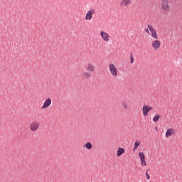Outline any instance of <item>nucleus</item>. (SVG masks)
Returning a JSON list of instances; mask_svg holds the SVG:
<instances>
[{
	"label": "nucleus",
	"mask_w": 182,
	"mask_h": 182,
	"mask_svg": "<svg viewBox=\"0 0 182 182\" xmlns=\"http://www.w3.org/2000/svg\"><path fill=\"white\" fill-rule=\"evenodd\" d=\"M147 26L151 32V36L152 39H154V41L152 42V48L154 50H159V49H160L161 43L159 41V35L157 34V31H156L155 28H153V26L150 24H148Z\"/></svg>",
	"instance_id": "nucleus-1"
},
{
	"label": "nucleus",
	"mask_w": 182,
	"mask_h": 182,
	"mask_svg": "<svg viewBox=\"0 0 182 182\" xmlns=\"http://www.w3.org/2000/svg\"><path fill=\"white\" fill-rule=\"evenodd\" d=\"M161 6L164 12H170V3H168V0H161Z\"/></svg>",
	"instance_id": "nucleus-2"
},
{
	"label": "nucleus",
	"mask_w": 182,
	"mask_h": 182,
	"mask_svg": "<svg viewBox=\"0 0 182 182\" xmlns=\"http://www.w3.org/2000/svg\"><path fill=\"white\" fill-rule=\"evenodd\" d=\"M109 70L112 77H117L119 74L117 73V68H116V65H114V64L110 63L109 65Z\"/></svg>",
	"instance_id": "nucleus-3"
},
{
	"label": "nucleus",
	"mask_w": 182,
	"mask_h": 182,
	"mask_svg": "<svg viewBox=\"0 0 182 182\" xmlns=\"http://www.w3.org/2000/svg\"><path fill=\"white\" fill-rule=\"evenodd\" d=\"M39 127H41V123L38 122H33L29 125V129L31 132H38V130L39 129Z\"/></svg>",
	"instance_id": "nucleus-4"
},
{
	"label": "nucleus",
	"mask_w": 182,
	"mask_h": 182,
	"mask_svg": "<svg viewBox=\"0 0 182 182\" xmlns=\"http://www.w3.org/2000/svg\"><path fill=\"white\" fill-rule=\"evenodd\" d=\"M100 35L102 39V41H104V42H110V35H109V33H107L105 31H102L100 33Z\"/></svg>",
	"instance_id": "nucleus-5"
},
{
	"label": "nucleus",
	"mask_w": 182,
	"mask_h": 182,
	"mask_svg": "<svg viewBox=\"0 0 182 182\" xmlns=\"http://www.w3.org/2000/svg\"><path fill=\"white\" fill-rule=\"evenodd\" d=\"M95 9H90L85 16L86 21H92V18H93V15H95Z\"/></svg>",
	"instance_id": "nucleus-6"
},
{
	"label": "nucleus",
	"mask_w": 182,
	"mask_h": 182,
	"mask_svg": "<svg viewBox=\"0 0 182 182\" xmlns=\"http://www.w3.org/2000/svg\"><path fill=\"white\" fill-rule=\"evenodd\" d=\"M153 108L151 106L149 105H144L143 108H142V113L144 114V116H149V112H151V110H152Z\"/></svg>",
	"instance_id": "nucleus-7"
},
{
	"label": "nucleus",
	"mask_w": 182,
	"mask_h": 182,
	"mask_svg": "<svg viewBox=\"0 0 182 182\" xmlns=\"http://www.w3.org/2000/svg\"><path fill=\"white\" fill-rule=\"evenodd\" d=\"M173 134H176V129L173 128H168L165 134V137L168 139V137H171Z\"/></svg>",
	"instance_id": "nucleus-8"
},
{
	"label": "nucleus",
	"mask_w": 182,
	"mask_h": 182,
	"mask_svg": "<svg viewBox=\"0 0 182 182\" xmlns=\"http://www.w3.org/2000/svg\"><path fill=\"white\" fill-rule=\"evenodd\" d=\"M139 156L141 159V166H143L144 167L147 166V164L146 163V156H144V153L143 152H139Z\"/></svg>",
	"instance_id": "nucleus-9"
},
{
	"label": "nucleus",
	"mask_w": 182,
	"mask_h": 182,
	"mask_svg": "<svg viewBox=\"0 0 182 182\" xmlns=\"http://www.w3.org/2000/svg\"><path fill=\"white\" fill-rule=\"evenodd\" d=\"M50 105H52V100L50 98H47L44 102L43 105L41 107V109H48Z\"/></svg>",
	"instance_id": "nucleus-10"
},
{
	"label": "nucleus",
	"mask_w": 182,
	"mask_h": 182,
	"mask_svg": "<svg viewBox=\"0 0 182 182\" xmlns=\"http://www.w3.org/2000/svg\"><path fill=\"white\" fill-rule=\"evenodd\" d=\"M86 69L88 72H95V70H96V67L93 63H89L86 66Z\"/></svg>",
	"instance_id": "nucleus-11"
},
{
	"label": "nucleus",
	"mask_w": 182,
	"mask_h": 182,
	"mask_svg": "<svg viewBox=\"0 0 182 182\" xmlns=\"http://www.w3.org/2000/svg\"><path fill=\"white\" fill-rule=\"evenodd\" d=\"M132 5V0H122L120 3V6L126 8V6H129Z\"/></svg>",
	"instance_id": "nucleus-12"
},
{
	"label": "nucleus",
	"mask_w": 182,
	"mask_h": 182,
	"mask_svg": "<svg viewBox=\"0 0 182 182\" xmlns=\"http://www.w3.org/2000/svg\"><path fill=\"white\" fill-rule=\"evenodd\" d=\"M124 153H126V150L123 148H118L117 151V157H120L122 154H124Z\"/></svg>",
	"instance_id": "nucleus-13"
},
{
	"label": "nucleus",
	"mask_w": 182,
	"mask_h": 182,
	"mask_svg": "<svg viewBox=\"0 0 182 182\" xmlns=\"http://www.w3.org/2000/svg\"><path fill=\"white\" fill-rule=\"evenodd\" d=\"M121 106L124 110H127V109H129V104L126 101H122L121 102Z\"/></svg>",
	"instance_id": "nucleus-14"
},
{
	"label": "nucleus",
	"mask_w": 182,
	"mask_h": 182,
	"mask_svg": "<svg viewBox=\"0 0 182 182\" xmlns=\"http://www.w3.org/2000/svg\"><path fill=\"white\" fill-rule=\"evenodd\" d=\"M83 77L85 79H90V77H92V74L89 72H85L83 73Z\"/></svg>",
	"instance_id": "nucleus-15"
},
{
	"label": "nucleus",
	"mask_w": 182,
	"mask_h": 182,
	"mask_svg": "<svg viewBox=\"0 0 182 182\" xmlns=\"http://www.w3.org/2000/svg\"><path fill=\"white\" fill-rule=\"evenodd\" d=\"M139 146H140V141H136L134 143V146L133 148V151H136Z\"/></svg>",
	"instance_id": "nucleus-16"
},
{
	"label": "nucleus",
	"mask_w": 182,
	"mask_h": 182,
	"mask_svg": "<svg viewBox=\"0 0 182 182\" xmlns=\"http://www.w3.org/2000/svg\"><path fill=\"white\" fill-rule=\"evenodd\" d=\"M160 117H161V116L159 115V114L155 115L154 117L153 121L155 122H159V120H160Z\"/></svg>",
	"instance_id": "nucleus-17"
},
{
	"label": "nucleus",
	"mask_w": 182,
	"mask_h": 182,
	"mask_svg": "<svg viewBox=\"0 0 182 182\" xmlns=\"http://www.w3.org/2000/svg\"><path fill=\"white\" fill-rule=\"evenodd\" d=\"M85 147H86L87 149H88V150H90V149H92V143L87 142V143L85 144Z\"/></svg>",
	"instance_id": "nucleus-18"
},
{
	"label": "nucleus",
	"mask_w": 182,
	"mask_h": 182,
	"mask_svg": "<svg viewBox=\"0 0 182 182\" xmlns=\"http://www.w3.org/2000/svg\"><path fill=\"white\" fill-rule=\"evenodd\" d=\"M144 31L146 33H148V35H151V32H150V28H149V27L148 28H145Z\"/></svg>",
	"instance_id": "nucleus-19"
},
{
	"label": "nucleus",
	"mask_w": 182,
	"mask_h": 182,
	"mask_svg": "<svg viewBox=\"0 0 182 182\" xmlns=\"http://www.w3.org/2000/svg\"><path fill=\"white\" fill-rule=\"evenodd\" d=\"M130 60H131V63H134V59L133 58V55H130Z\"/></svg>",
	"instance_id": "nucleus-20"
},
{
	"label": "nucleus",
	"mask_w": 182,
	"mask_h": 182,
	"mask_svg": "<svg viewBox=\"0 0 182 182\" xmlns=\"http://www.w3.org/2000/svg\"><path fill=\"white\" fill-rule=\"evenodd\" d=\"M146 176L147 180H150V175H149V173H146Z\"/></svg>",
	"instance_id": "nucleus-21"
},
{
	"label": "nucleus",
	"mask_w": 182,
	"mask_h": 182,
	"mask_svg": "<svg viewBox=\"0 0 182 182\" xmlns=\"http://www.w3.org/2000/svg\"><path fill=\"white\" fill-rule=\"evenodd\" d=\"M155 130H156V132H159V129H157V127H155Z\"/></svg>",
	"instance_id": "nucleus-22"
}]
</instances>
